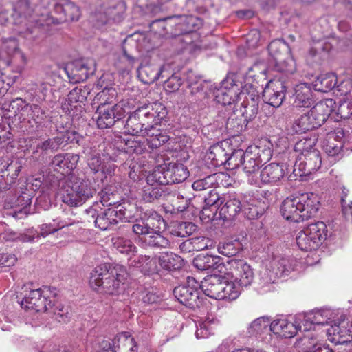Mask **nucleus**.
<instances>
[{
	"mask_svg": "<svg viewBox=\"0 0 352 352\" xmlns=\"http://www.w3.org/2000/svg\"><path fill=\"white\" fill-rule=\"evenodd\" d=\"M166 115V109L160 102L141 106L129 116L124 126L125 132L132 136L147 137L149 146L157 148L168 140V135L155 127Z\"/></svg>",
	"mask_w": 352,
	"mask_h": 352,
	"instance_id": "1",
	"label": "nucleus"
},
{
	"mask_svg": "<svg viewBox=\"0 0 352 352\" xmlns=\"http://www.w3.org/2000/svg\"><path fill=\"white\" fill-rule=\"evenodd\" d=\"M349 302L352 303V300ZM347 312V310L341 309L323 308L307 314H300L298 319L302 320L303 331L330 325L327 329L328 340L335 344H342L348 342L346 336L352 333V318L351 321L348 320Z\"/></svg>",
	"mask_w": 352,
	"mask_h": 352,
	"instance_id": "2",
	"label": "nucleus"
},
{
	"mask_svg": "<svg viewBox=\"0 0 352 352\" xmlns=\"http://www.w3.org/2000/svg\"><path fill=\"white\" fill-rule=\"evenodd\" d=\"M21 305L27 310H34L36 312L50 311L59 322H65L68 318L67 310L60 303L56 302L55 289L48 287L31 290L25 296Z\"/></svg>",
	"mask_w": 352,
	"mask_h": 352,
	"instance_id": "3",
	"label": "nucleus"
},
{
	"mask_svg": "<svg viewBox=\"0 0 352 352\" xmlns=\"http://www.w3.org/2000/svg\"><path fill=\"white\" fill-rule=\"evenodd\" d=\"M320 205L318 195L305 192L285 199L281 204L280 212L286 220L298 223L314 217Z\"/></svg>",
	"mask_w": 352,
	"mask_h": 352,
	"instance_id": "4",
	"label": "nucleus"
},
{
	"mask_svg": "<svg viewBox=\"0 0 352 352\" xmlns=\"http://www.w3.org/2000/svg\"><path fill=\"white\" fill-rule=\"evenodd\" d=\"M124 267L116 265L108 270L106 265L97 266L91 273L89 285L95 290L109 294H118L127 278Z\"/></svg>",
	"mask_w": 352,
	"mask_h": 352,
	"instance_id": "5",
	"label": "nucleus"
},
{
	"mask_svg": "<svg viewBox=\"0 0 352 352\" xmlns=\"http://www.w3.org/2000/svg\"><path fill=\"white\" fill-rule=\"evenodd\" d=\"M94 192L91 183L80 178L72 177L69 181L62 179L58 182L57 194L64 204L71 207L82 205Z\"/></svg>",
	"mask_w": 352,
	"mask_h": 352,
	"instance_id": "6",
	"label": "nucleus"
},
{
	"mask_svg": "<svg viewBox=\"0 0 352 352\" xmlns=\"http://www.w3.org/2000/svg\"><path fill=\"white\" fill-rule=\"evenodd\" d=\"M242 85L236 82L234 76L226 77L221 83V85L212 91L214 100L223 106L235 105L241 95L247 94L252 100L258 97L256 89L253 85L246 84L243 90H241Z\"/></svg>",
	"mask_w": 352,
	"mask_h": 352,
	"instance_id": "7",
	"label": "nucleus"
},
{
	"mask_svg": "<svg viewBox=\"0 0 352 352\" xmlns=\"http://www.w3.org/2000/svg\"><path fill=\"white\" fill-rule=\"evenodd\" d=\"M307 144V148L314 146L315 142L311 139L299 140L295 145V151L300 152V155L294 165V173L296 176H305L311 174L319 169L322 164L320 153L318 150H305L304 145Z\"/></svg>",
	"mask_w": 352,
	"mask_h": 352,
	"instance_id": "8",
	"label": "nucleus"
},
{
	"mask_svg": "<svg viewBox=\"0 0 352 352\" xmlns=\"http://www.w3.org/2000/svg\"><path fill=\"white\" fill-rule=\"evenodd\" d=\"M125 10V3L121 0H96L90 21L98 28L111 21H120Z\"/></svg>",
	"mask_w": 352,
	"mask_h": 352,
	"instance_id": "9",
	"label": "nucleus"
},
{
	"mask_svg": "<svg viewBox=\"0 0 352 352\" xmlns=\"http://www.w3.org/2000/svg\"><path fill=\"white\" fill-rule=\"evenodd\" d=\"M188 175L187 168L182 164L164 163L148 175V181L157 180L160 184L170 185L183 182Z\"/></svg>",
	"mask_w": 352,
	"mask_h": 352,
	"instance_id": "10",
	"label": "nucleus"
},
{
	"mask_svg": "<svg viewBox=\"0 0 352 352\" xmlns=\"http://www.w3.org/2000/svg\"><path fill=\"white\" fill-rule=\"evenodd\" d=\"M296 261L285 257L276 256L260 272L261 279L265 284L272 283L278 278L287 276L294 270Z\"/></svg>",
	"mask_w": 352,
	"mask_h": 352,
	"instance_id": "11",
	"label": "nucleus"
},
{
	"mask_svg": "<svg viewBox=\"0 0 352 352\" xmlns=\"http://www.w3.org/2000/svg\"><path fill=\"white\" fill-rule=\"evenodd\" d=\"M199 289V283L193 277L188 276L186 284L176 287L173 292L175 297L181 304L189 308L195 309L202 303Z\"/></svg>",
	"mask_w": 352,
	"mask_h": 352,
	"instance_id": "12",
	"label": "nucleus"
},
{
	"mask_svg": "<svg viewBox=\"0 0 352 352\" xmlns=\"http://www.w3.org/2000/svg\"><path fill=\"white\" fill-rule=\"evenodd\" d=\"M127 113L124 104L119 102L113 106H98L94 119L99 129H104L114 125Z\"/></svg>",
	"mask_w": 352,
	"mask_h": 352,
	"instance_id": "13",
	"label": "nucleus"
},
{
	"mask_svg": "<svg viewBox=\"0 0 352 352\" xmlns=\"http://www.w3.org/2000/svg\"><path fill=\"white\" fill-rule=\"evenodd\" d=\"M351 140L352 137L349 134H346L342 128H337L333 131L327 133L322 147L329 156L340 158L344 147H346V149L351 148L348 146Z\"/></svg>",
	"mask_w": 352,
	"mask_h": 352,
	"instance_id": "14",
	"label": "nucleus"
},
{
	"mask_svg": "<svg viewBox=\"0 0 352 352\" xmlns=\"http://www.w3.org/2000/svg\"><path fill=\"white\" fill-rule=\"evenodd\" d=\"M130 212L126 209L124 204L110 207L101 211L94 220L96 227L102 230L111 229L120 221H129Z\"/></svg>",
	"mask_w": 352,
	"mask_h": 352,
	"instance_id": "15",
	"label": "nucleus"
},
{
	"mask_svg": "<svg viewBox=\"0 0 352 352\" xmlns=\"http://www.w3.org/2000/svg\"><path fill=\"white\" fill-rule=\"evenodd\" d=\"M225 268L228 271L226 274L231 276L243 287L250 285L254 280V272L252 267L243 260H228Z\"/></svg>",
	"mask_w": 352,
	"mask_h": 352,
	"instance_id": "16",
	"label": "nucleus"
},
{
	"mask_svg": "<svg viewBox=\"0 0 352 352\" xmlns=\"http://www.w3.org/2000/svg\"><path fill=\"white\" fill-rule=\"evenodd\" d=\"M270 331L277 336L289 338L294 337L298 331H303V326L298 314L295 317L274 319L270 323Z\"/></svg>",
	"mask_w": 352,
	"mask_h": 352,
	"instance_id": "17",
	"label": "nucleus"
},
{
	"mask_svg": "<svg viewBox=\"0 0 352 352\" xmlns=\"http://www.w3.org/2000/svg\"><path fill=\"white\" fill-rule=\"evenodd\" d=\"M285 175V168L283 165L271 163L265 166L260 172L258 175H253L248 179L250 184L256 186H261L263 184L275 183L282 179Z\"/></svg>",
	"mask_w": 352,
	"mask_h": 352,
	"instance_id": "18",
	"label": "nucleus"
},
{
	"mask_svg": "<svg viewBox=\"0 0 352 352\" xmlns=\"http://www.w3.org/2000/svg\"><path fill=\"white\" fill-rule=\"evenodd\" d=\"M166 228V222L159 214L152 212L145 219L136 220L133 225V232L138 235L150 234L161 232Z\"/></svg>",
	"mask_w": 352,
	"mask_h": 352,
	"instance_id": "19",
	"label": "nucleus"
},
{
	"mask_svg": "<svg viewBox=\"0 0 352 352\" xmlns=\"http://www.w3.org/2000/svg\"><path fill=\"white\" fill-rule=\"evenodd\" d=\"M286 86L283 81L274 79L268 82L263 89V97L265 102L274 107H280L285 97Z\"/></svg>",
	"mask_w": 352,
	"mask_h": 352,
	"instance_id": "20",
	"label": "nucleus"
},
{
	"mask_svg": "<svg viewBox=\"0 0 352 352\" xmlns=\"http://www.w3.org/2000/svg\"><path fill=\"white\" fill-rule=\"evenodd\" d=\"M113 346L108 342L103 343V352H137L134 339L128 333H122L113 340Z\"/></svg>",
	"mask_w": 352,
	"mask_h": 352,
	"instance_id": "21",
	"label": "nucleus"
},
{
	"mask_svg": "<svg viewBox=\"0 0 352 352\" xmlns=\"http://www.w3.org/2000/svg\"><path fill=\"white\" fill-rule=\"evenodd\" d=\"M336 102L333 99L327 98L317 102L309 111L318 126L324 124L331 114L336 111Z\"/></svg>",
	"mask_w": 352,
	"mask_h": 352,
	"instance_id": "22",
	"label": "nucleus"
},
{
	"mask_svg": "<svg viewBox=\"0 0 352 352\" xmlns=\"http://www.w3.org/2000/svg\"><path fill=\"white\" fill-rule=\"evenodd\" d=\"M223 280L222 275L208 276L199 283V289L206 296L216 300H221L223 296L221 294Z\"/></svg>",
	"mask_w": 352,
	"mask_h": 352,
	"instance_id": "23",
	"label": "nucleus"
},
{
	"mask_svg": "<svg viewBox=\"0 0 352 352\" xmlns=\"http://www.w3.org/2000/svg\"><path fill=\"white\" fill-rule=\"evenodd\" d=\"M268 51L270 56H272L274 58V62L277 66L282 67L281 69L283 70L292 72V68H288L287 66L283 67V65L285 63L291 64L294 62L292 58H289L286 62L283 58V52L287 54L289 52V47L284 41L281 39H277L272 41L268 45Z\"/></svg>",
	"mask_w": 352,
	"mask_h": 352,
	"instance_id": "24",
	"label": "nucleus"
},
{
	"mask_svg": "<svg viewBox=\"0 0 352 352\" xmlns=\"http://www.w3.org/2000/svg\"><path fill=\"white\" fill-rule=\"evenodd\" d=\"M293 105L296 108H308L314 102L313 92L307 83H300L294 88Z\"/></svg>",
	"mask_w": 352,
	"mask_h": 352,
	"instance_id": "25",
	"label": "nucleus"
},
{
	"mask_svg": "<svg viewBox=\"0 0 352 352\" xmlns=\"http://www.w3.org/2000/svg\"><path fill=\"white\" fill-rule=\"evenodd\" d=\"M67 144L65 136L63 134L50 138L39 142L34 151V154L41 156L53 153L59 150L62 146Z\"/></svg>",
	"mask_w": 352,
	"mask_h": 352,
	"instance_id": "26",
	"label": "nucleus"
},
{
	"mask_svg": "<svg viewBox=\"0 0 352 352\" xmlns=\"http://www.w3.org/2000/svg\"><path fill=\"white\" fill-rule=\"evenodd\" d=\"M261 164L270 161L273 154V144L267 139L258 140L247 148Z\"/></svg>",
	"mask_w": 352,
	"mask_h": 352,
	"instance_id": "27",
	"label": "nucleus"
},
{
	"mask_svg": "<svg viewBox=\"0 0 352 352\" xmlns=\"http://www.w3.org/2000/svg\"><path fill=\"white\" fill-rule=\"evenodd\" d=\"M223 199V204L219 209V217L229 220L236 217L241 211V201L234 195H226Z\"/></svg>",
	"mask_w": 352,
	"mask_h": 352,
	"instance_id": "28",
	"label": "nucleus"
},
{
	"mask_svg": "<svg viewBox=\"0 0 352 352\" xmlns=\"http://www.w3.org/2000/svg\"><path fill=\"white\" fill-rule=\"evenodd\" d=\"M193 265L197 270L201 271L212 269H217L221 271L226 266V265L222 264L219 256L208 254H201L195 257L193 260Z\"/></svg>",
	"mask_w": 352,
	"mask_h": 352,
	"instance_id": "29",
	"label": "nucleus"
},
{
	"mask_svg": "<svg viewBox=\"0 0 352 352\" xmlns=\"http://www.w3.org/2000/svg\"><path fill=\"white\" fill-rule=\"evenodd\" d=\"M207 157L213 162L214 165L219 166L226 164L229 160L235 159L236 152L230 155L226 151L223 143L216 144L209 148Z\"/></svg>",
	"mask_w": 352,
	"mask_h": 352,
	"instance_id": "30",
	"label": "nucleus"
},
{
	"mask_svg": "<svg viewBox=\"0 0 352 352\" xmlns=\"http://www.w3.org/2000/svg\"><path fill=\"white\" fill-rule=\"evenodd\" d=\"M240 157L241 158V162L243 166V169L248 179L253 175H258V168L261 163H260L248 149H246L245 153H243V151H236V157Z\"/></svg>",
	"mask_w": 352,
	"mask_h": 352,
	"instance_id": "31",
	"label": "nucleus"
},
{
	"mask_svg": "<svg viewBox=\"0 0 352 352\" xmlns=\"http://www.w3.org/2000/svg\"><path fill=\"white\" fill-rule=\"evenodd\" d=\"M131 265L141 268L145 274H157L160 270L158 256L139 255L137 258L131 261Z\"/></svg>",
	"mask_w": 352,
	"mask_h": 352,
	"instance_id": "32",
	"label": "nucleus"
},
{
	"mask_svg": "<svg viewBox=\"0 0 352 352\" xmlns=\"http://www.w3.org/2000/svg\"><path fill=\"white\" fill-rule=\"evenodd\" d=\"M192 78H197V75L193 72L189 71L186 75V81L188 87L190 89L191 94L196 96L197 100L208 98L209 94L212 92V91L209 89L208 84L205 82L198 81L193 82Z\"/></svg>",
	"mask_w": 352,
	"mask_h": 352,
	"instance_id": "33",
	"label": "nucleus"
},
{
	"mask_svg": "<svg viewBox=\"0 0 352 352\" xmlns=\"http://www.w3.org/2000/svg\"><path fill=\"white\" fill-rule=\"evenodd\" d=\"M157 180L148 181V175L146 177V184L142 190V197L146 202H153L159 199L164 191Z\"/></svg>",
	"mask_w": 352,
	"mask_h": 352,
	"instance_id": "34",
	"label": "nucleus"
},
{
	"mask_svg": "<svg viewBox=\"0 0 352 352\" xmlns=\"http://www.w3.org/2000/svg\"><path fill=\"white\" fill-rule=\"evenodd\" d=\"M223 277L221 294L223 296H222L221 300H233L236 299L239 296L243 287L232 279L231 276H228L226 273Z\"/></svg>",
	"mask_w": 352,
	"mask_h": 352,
	"instance_id": "35",
	"label": "nucleus"
},
{
	"mask_svg": "<svg viewBox=\"0 0 352 352\" xmlns=\"http://www.w3.org/2000/svg\"><path fill=\"white\" fill-rule=\"evenodd\" d=\"M74 223V221L69 219H61L58 218L54 219L53 223H43L38 226L39 232L37 236L46 237L65 227L72 226Z\"/></svg>",
	"mask_w": 352,
	"mask_h": 352,
	"instance_id": "36",
	"label": "nucleus"
},
{
	"mask_svg": "<svg viewBox=\"0 0 352 352\" xmlns=\"http://www.w3.org/2000/svg\"><path fill=\"white\" fill-rule=\"evenodd\" d=\"M165 67L162 66L160 69L151 65H143L138 68V77L144 84H151L160 77L164 72Z\"/></svg>",
	"mask_w": 352,
	"mask_h": 352,
	"instance_id": "37",
	"label": "nucleus"
},
{
	"mask_svg": "<svg viewBox=\"0 0 352 352\" xmlns=\"http://www.w3.org/2000/svg\"><path fill=\"white\" fill-rule=\"evenodd\" d=\"M337 82V76L333 73H328L317 77L313 82V86L316 91L328 92L336 87Z\"/></svg>",
	"mask_w": 352,
	"mask_h": 352,
	"instance_id": "38",
	"label": "nucleus"
},
{
	"mask_svg": "<svg viewBox=\"0 0 352 352\" xmlns=\"http://www.w3.org/2000/svg\"><path fill=\"white\" fill-rule=\"evenodd\" d=\"M112 243L114 248L120 254L129 256L130 261L137 252V247L129 239L116 236L112 238Z\"/></svg>",
	"mask_w": 352,
	"mask_h": 352,
	"instance_id": "39",
	"label": "nucleus"
},
{
	"mask_svg": "<svg viewBox=\"0 0 352 352\" xmlns=\"http://www.w3.org/2000/svg\"><path fill=\"white\" fill-rule=\"evenodd\" d=\"M158 258L160 267L166 270H177L183 265L182 257L171 252H163Z\"/></svg>",
	"mask_w": 352,
	"mask_h": 352,
	"instance_id": "40",
	"label": "nucleus"
},
{
	"mask_svg": "<svg viewBox=\"0 0 352 352\" xmlns=\"http://www.w3.org/2000/svg\"><path fill=\"white\" fill-rule=\"evenodd\" d=\"M318 127V124L316 123V121L309 111L294 121L292 125V130L296 133H304Z\"/></svg>",
	"mask_w": 352,
	"mask_h": 352,
	"instance_id": "41",
	"label": "nucleus"
},
{
	"mask_svg": "<svg viewBox=\"0 0 352 352\" xmlns=\"http://www.w3.org/2000/svg\"><path fill=\"white\" fill-rule=\"evenodd\" d=\"M305 229L311 238L316 241L319 247L327 239V228L326 224L322 221H317L311 223Z\"/></svg>",
	"mask_w": 352,
	"mask_h": 352,
	"instance_id": "42",
	"label": "nucleus"
},
{
	"mask_svg": "<svg viewBox=\"0 0 352 352\" xmlns=\"http://www.w3.org/2000/svg\"><path fill=\"white\" fill-rule=\"evenodd\" d=\"M219 324V320L213 317H208L205 320H199L197 324V329L195 331L197 338H206L213 331Z\"/></svg>",
	"mask_w": 352,
	"mask_h": 352,
	"instance_id": "43",
	"label": "nucleus"
},
{
	"mask_svg": "<svg viewBox=\"0 0 352 352\" xmlns=\"http://www.w3.org/2000/svg\"><path fill=\"white\" fill-rule=\"evenodd\" d=\"M200 24L198 18L193 16H184L180 18V21L175 24V34H186L193 32Z\"/></svg>",
	"mask_w": 352,
	"mask_h": 352,
	"instance_id": "44",
	"label": "nucleus"
},
{
	"mask_svg": "<svg viewBox=\"0 0 352 352\" xmlns=\"http://www.w3.org/2000/svg\"><path fill=\"white\" fill-rule=\"evenodd\" d=\"M117 91L115 88H104L97 94L94 99V104L98 106H113L116 100Z\"/></svg>",
	"mask_w": 352,
	"mask_h": 352,
	"instance_id": "45",
	"label": "nucleus"
},
{
	"mask_svg": "<svg viewBox=\"0 0 352 352\" xmlns=\"http://www.w3.org/2000/svg\"><path fill=\"white\" fill-rule=\"evenodd\" d=\"M144 242L151 247L157 248H168L170 245L169 239L162 234V231L146 234Z\"/></svg>",
	"mask_w": 352,
	"mask_h": 352,
	"instance_id": "46",
	"label": "nucleus"
},
{
	"mask_svg": "<svg viewBox=\"0 0 352 352\" xmlns=\"http://www.w3.org/2000/svg\"><path fill=\"white\" fill-rule=\"evenodd\" d=\"M296 241L298 247L303 251H311L319 248L316 241L311 238L305 229L298 233Z\"/></svg>",
	"mask_w": 352,
	"mask_h": 352,
	"instance_id": "47",
	"label": "nucleus"
},
{
	"mask_svg": "<svg viewBox=\"0 0 352 352\" xmlns=\"http://www.w3.org/2000/svg\"><path fill=\"white\" fill-rule=\"evenodd\" d=\"M243 243L239 239L220 243L218 246L219 252L228 257L236 255L243 248Z\"/></svg>",
	"mask_w": 352,
	"mask_h": 352,
	"instance_id": "48",
	"label": "nucleus"
},
{
	"mask_svg": "<svg viewBox=\"0 0 352 352\" xmlns=\"http://www.w3.org/2000/svg\"><path fill=\"white\" fill-rule=\"evenodd\" d=\"M260 204L261 202L258 200L252 197H250L249 200L243 204V211L248 219H256L263 213L264 210L258 206Z\"/></svg>",
	"mask_w": 352,
	"mask_h": 352,
	"instance_id": "49",
	"label": "nucleus"
},
{
	"mask_svg": "<svg viewBox=\"0 0 352 352\" xmlns=\"http://www.w3.org/2000/svg\"><path fill=\"white\" fill-rule=\"evenodd\" d=\"M121 142L124 144L122 149L128 153L141 154L146 150L144 142H141L135 138H123Z\"/></svg>",
	"mask_w": 352,
	"mask_h": 352,
	"instance_id": "50",
	"label": "nucleus"
},
{
	"mask_svg": "<svg viewBox=\"0 0 352 352\" xmlns=\"http://www.w3.org/2000/svg\"><path fill=\"white\" fill-rule=\"evenodd\" d=\"M270 320L268 317L263 316L255 319L248 327V333L251 336L261 334L265 331L268 327H270Z\"/></svg>",
	"mask_w": 352,
	"mask_h": 352,
	"instance_id": "51",
	"label": "nucleus"
},
{
	"mask_svg": "<svg viewBox=\"0 0 352 352\" xmlns=\"http://www.w3.org/2000/svg\"><path fill=\"white\" fill-rule=\"evenodd\" d=\"M28 107V104L21 98H17L11 102H5L2 104L1 109L18 116L21 111Z\"/></svg>",
	"mask_w": 352,
	"mask_h": 352,
	"instance_id": "52",
	"label": "nucleus"
},
{
	"mask_svg": "<svg viewBox=\"0 0 352 352\" xmlns=\"http://www.w3.org/2000/svg\"><path fill=\"white\" fill-rule=\"evenodd\" d=\"M336 120L348 119L352 116V99L344 98L339 102V105L336 109Z\"/></svg>",
	"mask_w": 352,
	"mask_h": 352,
	"instance_id": "53",
	"label": "nucleus"
},
{
	"mask_svg": "<svg viewBox=\"0 0 352 352\" xmlns=\"http://www.w3.org/2000/svg\"><path fill=\"white\" fill-rule=\"evenodd\" d=\"M57 8H61L65 15V20L77 21L80 16L79 8L71 1L65 2L61 7L57 5Z\"/></svg>",
	"mask_w": 352,
	"mask_h": 352,
	"instance_id": "54",
	"label": "nucleus"
},
{
	"mask_svg": "<svg viewBox=\"0 0 352 352\" xmlns=\"http://www.w3.org/2000/svg\"><path fill=\"white\" fill-rule=\"evenodd\" d=\"M189 243H190L193 249L197 251H201L212 248L214 245L213 240L205 236L192 237L190 239Z\"/></svg>",
	"mask_w": 352,
	"mask_h": 352,
	"instance_id": "55",
	"label": "nucleus"
},
{
	"mask_svg": "<svg viewBox=\"0 0 352 352\" xmlns=\"http://www.w3.org/2000/svg\"><path fill=\"white\" fill-rule=\"evenodd\" d=\"M91 66H89L88 63L80 62L76 64L75 69L79 72L78 78L77 80H86L89 74H93L95 72V64L93 61L91 63Z\"/></svg>",
	"mask_w": 352,
	"mask_h": 352,
	"instance_id": "56",
	"label": "nucleus"
},
{
	"mask_svg": "<svg viewBox=\"0 0 352 352\" xmlns=\"http://www.w3.org/2000/svg\"><path fill=\"white\" fill-rule=\"evenodd\" d=\"M226 195H219L214 190H210L208 197H205V204L206 206L214 207L217 210L219 209L220 206L223 204V197Z\"/></svg>",
	"mask_w": 352,
	"mask_h": 352,
	"instance_id": "57",
	"label": "nucleus"
},
{
	"mask_svg": "<svg viewBox=\"0 0 352 352\" xmlns=\"http://www.w3.org/2000/svg\"><path fill=\"white\" fill-rule=\"evenodd\" d=\"M86 91L81 87L74 88L67 96L69 104L72 106L77 102H83L86 99Z\"/></svg>",
	"mask_w": 352,
	"mask_h": 352,
	"instance_id": "58",
	"label": "nucleus"
},
{
	"mask_svg": "<svg viewBox=\"0 0 352 352\" xmlns=\"http://www.w3.org/2000/svg\"><path fill=\"white\" fill-rule=\"evenodd\" d=\"M65 162L64 154L56 155L50 164V168L54 171L60 173L62 175H66Z\"/></svg>",
	"mask_w": 352,
	"mask_h": 352,
	"instance_id": "59",
	"label": "nucleus"
},
{
	"mask_svg": "<svg viewBox=\"0 0 352 352\" xmlns=\"http://www.w3.org/2000/svg\"><path fill=\"white\" fill-rule=\"evenodd\" d=\"M214 182V175H210L204 179L196 180L193 182L192 187L195 190L201 191L212 187Z\"/></svg>",
	"mask_w": 352,
	"mask_h": 352,
	"instance_id": "60",
	"label": "nucleus"
},
{
	"mask_svg": "<svg viewBox=\"0 0 352 352\" xmlns=\"http://www.w3.org/2000/svg\"><path fill=\"white\" fill-rule=\"evenodd\" d=\"M115 196L116 195L110 192L109 189L105 188L100 192V202L103 206H109V208L117 206Z\"/></svg>",
	"mask_w": 352,
	"mask_h": 352,
	"instance_id": "61",
	"label": "nucleus"
},
{
	"mask_svg": "<svg viewBox=\"0 0 352 352\" xmlns=\"http://www.w3.org/2000/svg\"><path fill=\"white\" fill-rule=\"evenodd\" d=\"M14 11L19 15H24L25 17L31 16L33 10L30 8L29 0H19L14 6Z\"/></svg>",
	"mask_w": 352,
	"mask_h": 352,
	"instance_id": "62",
	"label": "nucleus"
},
{
	"mask_svg": "<svg viewBox=\"0 0 352 352\" xmlns=\"http://www.w3.org/2000/svg\"><path fill=\"white\" fill-rule=\"evenodd\" d=\"M104 162L102 160L98 153H94L88 159V166L94 173L101 171Z\"/></svg>",
	"mask_w": 352,
	"mask_h": 352,
	"instance_id": "63",
	"label": "nucleus"
},
{
	"mask_svg": "<svg viewBox=\"0 0 352 352\" xmlns=\"http://www.w3.org/2000/svg\"><path fill=\"white\" fill-rule=\"evenodd\" d=\"M1 50L9 56L14 54L18 50V43L14 38H8L3 41Z\"/></svg>",
	"mask_w": 352,
	"mask_h": 352,
	"instance_id": "64",
	"label": "nucleus"
}]
</instances>
